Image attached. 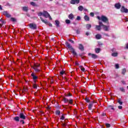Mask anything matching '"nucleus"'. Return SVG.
I'll return each instance as SVG.
<instances>
[{"label":"nucleus","mask_w":128,"mask_h":128,"mask_svg":"<svg viewBox=\"0 0 128 128\" xmlns=\"http://www.w3.org/2000/svg\"><path fill=\"white\" fill-rule=\"evenodd\" d=\"M65 44L68 48V50L71 52L73 56H78V54L76 52V50L72 48V46H71L70 44L68 42H65Z\"/></svg>","instance_id":"1"},{"label":"nucleus","mask_w":128,"mask_h":128,"mask_svg":"<svg viewBox=\"0 0 128 128\" xmlns=\"http://www.w3.org/2000/svg\"><path fill=\"white\" fill-rule=\"evenodd\" d=\"M97 18L98 20H102L103 22H108V19L106 16L102 15L101 17L100 16H97Z\"/></svg>","instance_id":"2"},{"label":"nucleus","mask_w":128,"mask_h":128,"mask_svg":"<svg viewBox=\"0 0 128 128\" xmlns=\"http://www.w3.org/2000/svg\"><path fill=\"white\" fill-rule=\"evenodd\" d=\"M99 25H96V29L97 30H102V22L100 21L98 22Z\"/></svg>","instance_id":"3"},{"label":"nucleus","mask_w":128,"mask_h":128,"mask_svg":"<svg viewBox=\"0 0 128 128\" xmlns=\"http://www.w3.org/2000/svg\"><path fill=\"white\" fill-rule=\"evenodd\" d=\"M29 28L31 30H36V24L30 23L29 24Z\"/></svg>","instance_id":"4"},{"label":"nucleus","mask_w":128,"mask_h":128,"mask_svg":"<svg viewBox=\"0 0 128 128\" xmlns=\"http://www.w3.org/2000/svg\"><path fill=\"white\" fill-rule=\"evenodd\" d=\"M19 118H21V120H26V116L23 112H20L19 114Z\"/></svg>","instance_id":"5"},{"label":"nucleus","mask_w":128,"mask_h":128,"mask_svg":"<svg viewBox=\"0 0 128 128\" xmlns=\"http://www.w3.org/2000/svg\"><path fill=\"white\" fill-rule=\"evenodd\" d=\"M120 12H125V14H128V8H124V6H122V7L120 8Z\"/></svg>","instance_id":"6"},{"label":"nucleus","mask_w":128,"mask_h":128,"mask_svg":"<svg viewBox=\"0 0 128 128\" xmlns=\"http://www.w3.org/2000/svg\"><path fill=\"white\" fill-rule=\"evenodd\" d=\"M88 56H91L92 58L96 60V58H98V55L92 53H88Z\"/></svg>","instance_id":"7"},{"label":"nucleus","mask_w":128,"mask_h":128,"mask_svg":"<svg viewBox=\"0 0 128 128\" xmlns=\"http://www.w3.org/2000/svg\"><path fill=\"white\" fill-rule=\"evenodd\" d=\"M3 14L4 16H5L6 18H10L12 16V15L8 12V11H4L3 12Z\"/></svg>","instance_id":"8"},{"label":"nucleus","mask_w":128,"mask_h":128,"mask_svg":"<svg viewBox=\"0 0 128 128\" xmlns=\"http://www.w3.org/2000/svg\"><path fill=\"white\" fill-rule=\"evenodd\" d=\"M31 76L32 77V79L34 80V84H36V80H38V77L36 76V74L32 72L31 74Z\"/></svg>","instance_id":"9"},{"label":"nucleus","mask_w":128,"mask_h":128,"mask_svg":"<svg viewBox=\"0 0 128 128\" xmlns=\"http://www.w3.org/2000/svg\"><path fill=\"white\" fill-rule=\"evenodd\" d=\"M42 16L46 18H48V16H50V14H48V12L47 11L44 10L43 12Z\"/></svg>","instance_id":"10"},{"label":"nucleus","mask_w":128,"mask_h":128,"mask_svg":"<svg viewBox=\"0 0 128 128\" xmlns=\"http://www.w3.org/2000/svg\"><path fill=\"white\" fill-rule=\"evenodd\" d=\"M102 28L105 30V32H108V28H110V26L103 24H102Z\"/></svg>","instance_id":"11"},{"label":"nucleus","mask_w":128,"mask_h":128,"mask_svg":"<svg viewBox=\"0 0 128 128\" xmlns=\"http://www.w3.org/2000/svg\"><path fill=\"white\" fill-rule=\"evenodd\" d=\"M80 0H71L70 4H80Z\"/></svg>","instance_id":"12"},{"label":"nucleus","mask_w":128,"mask_h":128,"mask_svg":"<svg viewBox=\"0 0 128 128\" xmlns=\"http://www.w3.org/2000/svg\"><path fill=\"white\" fill-rule=\"evenodd\" d=\"M78 49L84 52V45H82V44H79Z\"/></svg>","instance_id":"13"},{"label":"nucleus","mask_w":128,"mask_h":128,"mask_svg":"<svg viewBox=\"0 0 128 128\" xmlns=\"http://www.w3.org/2000/svg\"><path fill=\"white\" fill-rule=\"evenodd\" d=\"M120 6H122L120 5V3H116L114 4V7L117 10H120Z\"/></svg>","instance_id":"14"},{"label":"nucleus","mask_w":128,"mask_h":128,"mask_svg":"<svg viewBox=\"0 0 128 128\" xmlns=\"http://www.w3.org/2000/svg\"><path fill=\"white\" fill-rule=\"evenodd\" d=\"M68 18L70 20H74V14H72V13L70 14L68 16Z\"/></svg>","instance_id":"15"},{"label":"nucleus","mask_w":128,"mask_h":128,"mask_svg":"<svg viewBox=\"0 0 128 128\" xmlns=\"http://www.w3.org/2000/svg\"><path fill=\"white\" fill-rule=\"evenodd\" d=\"M20 116H16L14 118L13 120L15 122H20Z\"/></svg>","instance_id":"16"},{"label":"nucleus","mask_w":128,"mask_h":128,"mask_svg":"<svg viewBox=\"0 0 128 128\" xmlns=\"http://www.w3.org/2000/svg\"><path fill=\"white\" fill-rule=\"evenodd\" d=\"M22 10H23V12H28V7L23 6L22 8Z\"/></svg>","instance_id":"17"},{"label":"nucleus","mask_w":128,"mask_h":128,"mask_svg":"<svg viewBox=\"0 0 128 128\" xmlns=\"http://www.w3.org/2000/svg\"><path fill=\"white\" fill-rule=\"evenodd\" d=\"M32 68H34L36 72H40V69L38 68L32 67Z\"/></svg>","instance_id":"18"},{"label":"nucleus","mask_w":128,"mask_h":128,"mask_svg":"<svg viewBox=\"0 0 128 128\" xmlns=\"http://www.w3.org/2000/svg\"><path fill=\"white\" fill-rule=\"evenodd\" d=\"M40 18L42 22H44V24H48V20H44V18H42V17H40Z\"/></svg>","instance_id":"19"},{"label":"nucleus","mask_w":128,"mask_h":128,"mask_svg":"<svg viewBox=\"0 0 128 128\" xmlns=\"http://www.w3.org/2000/svg\"><path fill=\"white\" fill-rule=\"evenodd\" d=\"M96 40H100L102 38V35H100V34H96Z\"/></svg>","instance_id":"20"},{"label":"nucleus","mask_w":128,"mask_h":128,"mask_svg":"<svg viewBox=\"0 0 128 128\" xmlns=\"http://www.w3.org/2000/svg\"><path fill=\"white\" fill-rule=\"evenodd\" d=\"M40 64L38 63H34V66H32V68H40Z\"/></svg>","instance_id":"21"},{"label":"nucleus","mask_w":128,"mask_h":128,"mask_svg":"<svg viewBox=\"0 0 128 128\" xmlns=\"http://www.w3.org/2000/svg\"><path fill=\"white\" fill-rule=\"evenodd\" d=\"M92 106H94V103H90L88 104V108L90 110H92Z\"/></svg>","instance_id":"22"},{"label":"nucleus","mask_w":128,"mask_h":128,"mask_svg":"<svg viewBox=\"0 0 128 128\" xmlns=\"http://www.w3.org/2000/svg\"><path fill=\"white\" fill-rule=\"evenodd\" d=\"M55 23H56V26L57 28H59L60 26V21L58 20H55Z\"/></svg>","instance_id":"23"},{"label":"nucleus","mask_w":128,"mask_h":128,"mask_svg":"<svg viewBox=\"0 0 128 128\" xmlns=\"http://www.w3.org/2000/svg\"><path fill=\"white\" fill-rule=\"evenodd\" d=\"M84 19L85 20H86V22H89L90 20V17H88V16L86 15L84 16Z\"/></svg>","instance_id":"24"},{"label":"nucleus","mask_w":128,"mask_h":128,"mask_svg":"<svg viewBox=\"0 0 128 128\" xmlns=\"http://www.w3.org/2000/svg\"><path fill=\"white\" fill-rule=\"evenodd\" d=\"M95 52L96 54H100V48H95Z\"/></svg>","instance_id":"25"},{"label":"nucleus","mask_w":128,"mask_h":128,"mask_svg":"<svg viewBox=\"0 0 128 128\" xmlns=\"http://www.w3.org/2000/svg\"><path fill=\"white\" fill-rule=\"evenodd\" d=\"M126 68H124L122 70V74H126Z\"/></svg>","instance_id":"26"},{"label":"nucleus","mask_w":128,"mask_h":128,"mask_svg":"<svg viewBox=\"0 0 128 128\" xmlns=\"http://www.w3.org/2000/svg\"><path fill=\"white\" fill-rule=\"evenodd\" d=\"M30 4H31V6H38V5L34 2H30Z\"/></svg>","instance_id":"27"},{"label":"nucleus","mask_w":128,"mask_h":128,"mask_svg":"<svg viewBox=\"0 0 128 128\" xmlns=\"http://www.w3.org/2000/svg\"><path fill=\"white\" fill-rule=\"evenodd\" d=\"M78 9L80 12H82L84 10V6H80L78 7Z\"/></svg>","instance_id":"28"},{"label":"nucleus","mask_w":128,"mask_h":128,"mask_svg":"<svg viewBox=\"0 0 128 128\" xmlns=\"http://www.w3.org/2000/svg\"><path fill=\"white\" fill-rule=\"evenodd\" d=\"M79 68H80L81 70L83 72H86V69L84 68V66H80Z\"/></svg>","instance_id":"29"},{"label":"nucleus","mask_w":128,"mask_h":128,"mask_svg":"<svg viewBox=\"0 0 128 128\" xmlns=\"http://www.w3.org/2000/svg\"><path fill=\"white\" fill-rule=\"evenodd\" d=\"M92 28V25L90 24H86V28L87 30H90Z\"/></svg>","instance_id":"30"},{"label":"nucleus","mask_w":128,"mask_h":128,"mask_svg":"<svg viewBox=\"0 0 128 128\" xmlns=\"http://www.w3.org/2000/svg\"><path fill=\"white\" fill-rule=\"evenodd\" d=\"M55 114L57 116H60V110H57L56 111Z\"/></svg>","instance_id":"31"},{"label":"nucleus","mask_w":128,"mask_h":128,"mask_svg":"<svg viewBox=\"0 0 128 128\" xmlns=\"http://www.w3.org/2000/svg\"><path fill=\"white\" fill-rule=\"evenodd\" d=\"M0 22L2 24H6V21L4 20L2 18L0 19Z\"/></svg>","instance_id":"32"},{"label":"nucleus","mask_w":128,"mask_h":128,"mask_svg":"<svg viewBox=\"0 0 128 128\" xmlns=\"http://www.w3.org/2000/svg\"><path fill=\"white\" fill-rule=\"evenodd\" d=\"M63 100L64 102L66 103V102H68V99L67 98H63Z\"/></svg>","instance_id":"33"},{"label":"nucleus","mask_w":128,"mask_h":128,"mask_svg":"<svg viewBox=\"0 0 128 128\" xmlns=\"http://www.w3.org/2000/svg\"><path fill=\"white\" fill-rule=\"evenodd\" d=\"M118 52H114V53H112V56L116 57V56H118Z\"/></svg>","instance_id":"34"},{"label":"nucleus","mask_w":128,"mask_h":128,"mask_svg":"<svg viewBox=\"0 0 128 128\" xmlns=\"http://www.w3.org/2000/svg\"><path fill=\"white\" fill-rule=\"evenodd\" d=\"M108 108L109 110H114V106H108Z\"/></svg>","instance_id":"35"},{"label":"nucleus","mask_w":128,"mask_h":128,"mask_svg":"<svg viewBox=\"0 0 128 128\" xmlns=\"http://www.w3.org/2000/svg\"><path fill=\"white\" fill-rule=\"evenodd\" d=\"M115 68L117 70L120 68V64H115Z\"/></svg>","instance_id":"36"},{"label":"nucleus","mask_w":128,"mask_h":128,"mask_svg":"<svg viewBox=\"0 0 128 128\" xmlns=\"http://www.w3.org/2000/svg\"><path fill=\"white\" fill-rule=\"evenodd\" d=\"M10 20H12V22H16V19L15 18H11Z\"/></svg>","instance_id":"37"},{"label":"nucleus","mask_w":128,"mask_h":128,"mask_svg":"<svg viewBox=\"0 0 128 128\" xmlns=\"http://www.w3.org/2000/svg\"><path fill=\"white\" fill-rule=\"evenodd\" d=\"M120 92H126V90H124V87L120 88Z\"/></svg>","instance_id":"38"},{"label":"nucleus","mask_w":128,"mask_h":128,"mask_svg":"<svg viewBox=\"0 0 128 128\" xmlns=\"http://www.w3.org/2000/svg\"><path fill=\"white\" fill-rule=\"evenodd\" d=\"M85 100L86 102H90V99H88V98L87 97L85 98Z\"/></svg>","instance_id":"39"},{"label":"nucleus","mask_w":128,"mask_h":128,"mask_svg":"<svg viewBox=\"0 0 128 128\" xmlns=\"http://www.w3.org/2000/svg\"><path fill=\"white\" fill-rule=\"evenodd\" d=\"M74 102V100H72V99H71L70 100H68V102L70 104H72V102Z\"/></svg>","instance_id":"40"},{"label":"nucleus","mask_w":128,"mask_h":128,"mask_svg":"<svg viewBox=\"0 0 128 128\" xmlns=\"http://www.w3.org/2000/svg\"><path fill=\"white\" fill-rule=\"evenodd\" d=\"M105 126H106V128H110V124L108 123L105 124Z\"/></svg>","instance_id":"41"},{"label":"nucleus","mask_w":128,"mask_h":128,"mask_svg":"<svg viewBox=\"0 0 128 128\" xmlns=\"http://www.w3.org/2000/svg\"><path fill=\"white\" fill-rule=\"evenodd\" d=\"M33 88H35L36 90L38 89V86L36 85V84H33Z\"/></svg>","instance_id":"42"},{"label":"nucleus","mask_w":128,"mask_h":128,"mask_svg":"<svg viewBox=\"0 0 128 128\" xmlns=\"http://www.w3.org/2000/svg\"><path fill=\"white\" fill-rule=\"evenodd\" d=\"M65 22L67 24H70V20H66Z\"/></svg>","instance_id":"43"},{"label":"nucleus","mask_w":128,"mask_h":128,"mask_svg":"<svg viewBox=\"0 0 128 128\" xmlns=\"http://www.w3.org/2000/svg\"><path fill=\"white\" fill-rule=\"evenodd\" d=\"M65 117L64 116V114H62L61 116V118H60V120H64Z\"/></svg>","instance_id":"44"},{"label":"nucleus","mask_w":128,"mask_h":128,"mask_svg":"<svg viewBox=\"0 0 128 128\" xmlns=\"http://www.w3.org/2000/svg\"><path fill=\"white\" fill-rule=\"evenodd\" d=\"M64 72H64V70H62V71H61V72H60V76H62L63 74H64Z\"/></svg>","instance_id":"45"},{"label":"nucleus","mask_w":128,"mask_h":128,"mask_svg":"<svg viewBox=\"0 0 128 128\" xmlns=\"http://www.w3.org/2000/svg\"><path fill=\"white\" fill-rule=\"evenodd\" d=\"M68 42H71L72 44H74V41L72 40V39H69L68 40Z\"/></svg>","instance_id":"46"},{"label":"nucleus","mask_w":128,"mask_h":128,"mask_svg":"<svg viewBox=\"0 0 128 128\" xmlns=\"http://www.w3.org/2000/svg\"><path fill=\"white\" fill-rule=\"evenodd\" d=\"M81 18L80 16H77V18H76V20H80Z\"/></svg>","instance_id":"47"},{"label":"nucleus","mask_w":128,"mask_h":128,"mask_svg":"<svg viewBox=\"0 0 128 128\" xmlns=\"http://www.w3.org/2000/svg\"><path fill=\"white\" fill-rule=\"evenodd\" d=\"M80 30L78 29L76 30V33L77 34H80Z\"/></svg>","instance_id":"48"},{"label":"nucleus","mask_w":128,"mask_h":128,"mask_svg":"<svg viewBox=\"0 0 128 128\" xmlns=\"http://www.w3.org/2000/svg\"><path fill=\"white\" fill-rule=\"evenodd\" d=\"M23 90L24 92H28V88H26L25 87H24Z\"/></svg>","instance_id":"49"},{"label":"nucleus","mask_w":128,"mask_h":128,"mask_svg":"<svg viewBox=\"0 0 128 128\" xmlns=\"http://www.w3.org/2000/svg\"><path fill=\"white\" fill-rule=\"evenodd\" d=\"M118 102L120 105L122 104V102L120 101V99L118 100Z\"/></svg>","instance_id":"50"},{"label":"nucleus","mask_w":128,"mask_h":128,"mask_svg":"<svg viewBox=\"0 0 128 128\" xmlns=\"http://www.w3.org/2000/svg\"><path fill=\"white\" fill-rule=\"evenodd\" d=\"M42 14H43V13L42 12H40L38 13V16H42Z\"/></svg>","instance_id":"51"},{"label":"nucleus","mask_w":128,"mask_h":128,"mask_svg":"<svg viewBox=\"0 0 128 128\" xmlns=\"http://www.w3.org/2000/svg\"><path fill=\"white\" fill-rule=\"evenodd\" d=\"M90 16L92 17H94V12H92L90 13Z\"/></svg>","instance_id":"52"},{"label":"nucleus","mask_w":128,"mask_h":128,"mask_svg":"<svg viewBox=\"0 0 128 128\" xmlns=\"http://www.w3.org/2000/svg\"><path fill=\"white\" fill-rule=\"evenodd\" d=\"M20 122H22V124H24V120H20Z\"/></svg>","instance_id":"53"},{"label":"nucleus","mask_w":128,"mask_h":128,"mask_svg":"<svg viewBox=\"0 0 128 128\" xmlns=\"http://www.w3.org/2000/svg\"><path fill=\"white\" fill-rule=\"evenodd\" d=\"M62 126H64V127L66 126V123H62Z\"/></svg>","instance_id":"54"},{"label":"nucleus","mask_w":128,"mask_h":128,"mask_svg":"<svg viewBox=\"0 0 128 128\" xmlns=\"http://www.w3.org/2000/svg\"><path fill=\"white\" fill-rule=\"evenodd\" d=\"M103 34H104V36H110V35H108V34H106V33H104Z\"/></svg>","instance_id":"55"},{"label":"nucleus","mask_w":128,"mask_h":128,"mask_svg":"<svg viewBox=\"0 0 128 128\" xmlns=\"http://www.w3.org/2000/svg\"><path fill=\"white\" fill-rule=\"evenodd\" d=\"M46 108H47V110H51L52 107H51V106H48Z\"/></svg>","instance_id":"56"},{"label":"nucleus","mask_w":128,"mask_h":128,"mask_svg":"<svg viewBox=\"0 0 128 128\" xmlns=\"http://www.w3.org/2000/svg\"><path fill=\"white\" fill-rule=\"evenodd\" d=\"M118 108L119 110H122V106H118Z\"/></svg>","instance_id":"57"},{"label":"nucleus","mask_w":128,"mask_h":128,"mask_svg":"<svg viewBox=\"0 0 128 128\" xmlns=\"http://www.w3.org/2000/svg\"><path fill=\"white\" fill-rule=\"evenodd\" d=\"M75 64H76V66H80V64H78V62H75Z\"/></svg>","instance_id":"58"},{"label":"nucleus","mask_w":128,"mask_h":128,"mask_svg":"<svg viewBox=\"0 0 128 128\" xmlns=\"http://www.w3.org/2000/svg\"><path fill=\"white\" fill-rule=\"evenodd\" d=\"M86 36H90V33H88V32H86Z\"/></svg>","instance_id":"59"},{"label":"nucleus","mask_w":128,"mask_h":128,"mask_svg":"<svg viewBox=\"0 0 128 128\" xmlns=\"http://www.w3.org/2000/svg\"><path fill=\"white\" fill-rule=\"evenodd\" d=\"M48 18H49L50 20H52V16H50H50H48Z\"/></svg>","instance_id":"60"},{"label":"nucleus","mask_w":128,"mask_h":128,"mask_svg":"<svg viewBox=\"0 0 128 128\" xmlns=\"http://www.w3.org/2000/svg\"><path fill=\"white\" fill-rule=\"evenodd\" d=\"M106 116V113L102 114V116Z\"/></svg>","instance_id":"61"},{"label":"nucleus","mask_w":128,"mask_h":128,"mask_svg":"<svg viewBox=\"0 0 128 128\" xmlns=\"http://www.w3.org/2000/svg\"><path fill=\"white\" fill-rule=\"evenodd\" d=\"M126 48L128 50V43L126 44Z\"/></svg>","instance_id":"62"},{"label":"nucleus","mask_w":128,"mask_h":128,"mask_svg":"<svg viewBox=\"0 0 128 128\" xmlns=\"http://www.w3.org/2000/svg\"><path fill=\"white\" fill-rule=\"evenodd\" d=\"M99 46H102V43H99Z\"/></svg>","instance_id":"63"},{"label":"nucleus","mask_w":128,"mask_h":128,"mask_svg":"<svg viewBox=\"0 0 128 128\" xmlns=\"http://www.w3.org/2000/svg\"><path fill=\"white\" fill-rule=\"evenodd\" d=\"M112 52H114V50H116V49L112 48Z\"/></svg>","instance_id":"64"}]
</instances>
